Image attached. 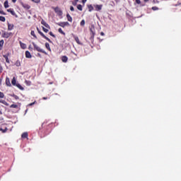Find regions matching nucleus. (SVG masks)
Listing matches in <instances>:
<instances>
[{
    "instance_id": "34",
    "label": "nucleus",
    "mask_w": 181,
    "mask_h": 181,
    "mask_svg": "<svg viewBox=\"0 0 181 181\" xmlns=\"http://www.w3.org/2000/svg\"><path fill=\"white\" fill-rule=\"evenodd\" d=\"M0 103H1V104H4V105H8V103L5 100H0Z\"/></svg>"
},
{
    "instance_id": "49",
    "label": "nucleus",
    "mask_w": 181,
    "mask_h": 181,
    "mask_svg": "<svg viewBox=\"0 0 181 181\" xmlns=\"http://www.w3.org/2000/svg\"><path fill=\"white\" fill-rule=\"evenodd\" d=\"M42 100H47V97H43Z\"/></svg>"
},
{
    "instance_id": "29",
    "label": "nucleus",
    "mask_w": 181,
    "mask_h": 181,
    "mask_svg": "<svg viewBox=\"0 0 181 181\" xmlns=\"http://www.w3.org/2000/svg\"><path fill=\"white\" fill-rule=\"evenodd\" d=\"M4 8H9V4H8V1L4 2Z\"/></svg>"
},
{
    "instance_id": "18",
    "label": "nucleus",
    "mask_w": 181,
    "mask_h": 181,
    "mask_svg": "<svg viewBox=\"0 0 181 181\" xmlns=\"http://www.w3.org/2000/svg\"><path fill=\"white\" fill-rule=\"evenodd\" d=\"M45 47L47 50H49V52H52V49L50 48V45L49 42L45 43Z\"/></svg>"
},
{
    "instance_id": "19",
    "label": "nucleus",
    "mask_w": 181,
    "mask_h": 181,
    "mask_svg": "<svg viewBox=\"0 0 181 181\" xmlns=\"http://www.w3.org/2000/svg\"><path fill=\"white\" fill-rule=\"evenodd\" d=\"M19 43L21 49H26V44L22 42L21 41H20Z\"/></svg>"
},
{
    "instance_id": "4",
    "label": "nucleus",
    "mask_w": 181,
    "mask_h": 181,
    "mask_svg": "<svg viewBox=\"0 0 181 181\" xmlns=\"http://www.w3.org/2000/svg\"><path fill=\"white\" fill-rule=\"evenodd\" d=\"M54 11L55 13H57V15H58V16H63V11L60 9V8L55 7L54 8Z\"/></svg>"
},
{
    "instance_id": "28",
    "label": "nucleus",
    "mask_w": 181,
    "mask_h": 181,
    "mask_svg": "<svg viewBox=\"0 0 181 181\" xmlns=\"http://www.w3.org/2000/svg\"><path fill=\"white\" fill-rule=\"evenodd\" d=\"M11 83L13 86H16V79H15V78L12 79Z\"/></svg>"
},
{
    "instance_id": "42",
    "label": "nucleus",
    "mask_w": 181,
    "mask_h": 181,
    "mask_svg": "<svg viewBox=\"0 0 181 181\" xmlns=\"http://www.w3.org/2000/svg\"><path fill=\"white\" fill-rule=\"evenodd\" d=\"M0 13H1V15H6V13L4 12V11H2V10H0Z\"/></svg>"
},
{
    "instance_id": "31",
    "label": "nucleus",
    "mask_w": 181,
    "mask_h": 181,
    "mask_svg": "<svg viewBox=\"0 0 181 181\" xmlns=\"http://www.w3.org/2000/svg\"><path fill=\"white\" fill-rule=\"evenodd\" d=\"M4 43H5L4 40H0V47H4Z\"/></svg>"
},
{
    "instance_id": "1",
    "label": "nucleus",
    "mask_w": 181,
    "mask_h": 181,
    "mask_svg": "<svg viewBox=\"0 0 181 181\" xmlns=\"http://www.w3.org/2000/svg\"><path fill=\"white\" fill-rule=\"evenodd\" d=\"M33 45L34 47V50H37V52H40V53H43L44 54L47 55V52L46 51L43 50V49L40 48L37 46L35 42H33Z\"/></svg>"
},
{
    "instance_id": "17",
    "label": "nucleus",
    "mask_w": 181,
    "mask_h": 181,
    "mask_svg": "<svg viewBox=\"0 0 181 181\" xmlns=\"http://www.w3.org/2000/svg\"><path fill=\"white\" fill-rule=\"evenodd\" d=\"M3 57L6 59V63H10L9 62V54L3 55Z\"/></svg>"
},
{
    "instance_id": "41",
    "label": "nucleus",
    "mask_w": 181,
    "mask_h": 181,
    "mask_svg": "<svg viewBox=\"0 0 181 181\" xmlns=\"http://www.w3.org/2000/svg\"><path fill=\"white\" fill-rule=\"evenodd\" d=\"M13 98H15V100H19V96L16 95H13Z\"/></svg>"
},
{
    "instance_id": "57",
    "label": "nucleus",
    "mask_w": 181,
    "mask_h": 181,
    "mask_svg": "<svg viewBox=\"0 0 181 181\" xmlns=\"http://www.w3.org/2000/svg\"><path fill=\"white\" fill-rule=\"evenodd\" d=\"M0 74H1V71H0Z\"/></svg>"
},
{
    "instance_id": "35",
    "label": "nucleus",
    "mask_w": 181,
    "mask_h": 181,
    "mask_svg": "<svg viewBox=\"0 0 181 181\" xmlns=\"http://www.w3.org/2000/svg\"><path fill=\"white\" fill-rule=\"evenodd\" d=\"M25 83L27 86H30V84H32V82H30V81H25Z\"/></svg>"
},
{
    "instance_id": "37",
    "label": "nucleus",
    "mask_w": 181,
    "mask_h": 181,
    "mask_svg": "<svg viewBox=\"0 0 181 181\" xmlns=\"http://www.w3.org/2000/svg\"><path fill=\"white\" fill-rule=\"evenodd\" d=\"M0 131H1L3 132V134H5V132H6V131H8V129L6 128V129H0Z\"/></svg>"
},
{
    "instance_id": "52",
    "label": "nucleus",
    "mask_w": 181,
    "mask_h": 181,
    "mask_svg": "<svg viewBox=\"0 0 181 181\" xmlns=\"http://www.w3.org/2000/svg\"><path fill=\"white\" fill-rule=\"evenodd\" d=\"M29 50H32V47H30V46L28 47Z\"/></svg>"
},
{
    "instance_id": "27",
    "label": "nucleus",
    "mask_w": 181,
    "mask_h": 181,
    "mask_svg": "<svg viewBox=\"0 0 181 181\" xmlns=\"http://www.w3.org/2000/svg\"><path fill=\"white\" fill-rule=\"evenodd\" d=\"M77 9H78V11H83V6H81V4H78V5L77 6Z\"/></svg>"
},
{
    "instance_id": "55",
    "label": "nucleus",
    "mask_w": 181,
    "mask_h": 181,
    "mask_svg": "<svg viewBox=\"0 0 181 181\" xmlns=\"http://www.w3.org/2000/svg\"><path fill=\"white\" fill-rule=\"evenodd\" d=\"M74 2L77 3V2H78V0H74Z\"/></svg>"
},
{
    "instance_id": "20",
    "label": "nucleus",
    "mask_w": 181,
    "mask_h": 181,
    "mask_svg": "<svg viewBox=\"0 0 181 181\" xmlns=\"http://www.w3.org/2000/svg\"><path fill=\"white\" fill-rule=\"evenodd\" d=\"M6 85L11 87V81L9 80V78H6Z\"/></svg>"
},
{
    "instance_id": "15",
    "label": "nucleus",
    "mask_w": 181,
    "mask_h": 181,
    "mask_svg": "<svg viewBox=\"0 0 181 181\" xmlns=\"http://www.w3.org/2000/svg\"><path fill=\"white\" fill-rule=\"evenodd\" d=\"M66 18L69 22H73V18L71 17V16H70L69 13L66 14Z\"/></svg>"
},
{
    "instance_id": "14",
    "label": "nucleus",
    "mask_w": 181,
    "mask_h": 181,
    "mask_svg": "<svg viewBox=\"0 0 181 181\" xmlns=\"http://www.w3.org/2000/svg\"><path fill=\"white\" fill-rule=\"evenodd\" d=\"M28 136L29 134H28V132H24L21 135V138H23V139H28Z\"/></svg>"
},
{
    "instance_id": "8",
    "label": "nucleus",
    "mask_w": 181,
    "mask_h": 181,
    "mask_svg": "<svg viewBox=\"0 0 181 181\" xmlns=\"http://www.w3.org/2000/svg\"><path fill=\"white\" fill-rule=\"evenodd\" d=\"M7 12L11 13L13 16H15V18H18V15H16V13H15V11H13V8L7 9Z\"/></svg>"
},
{
    "instance_id": "2",
    "label": "nucleus",
    "mask_w": 181,
    "mask_h": 181,
    "mask_svg": "<svg viewBox=\"0 0 181 181\" xmlns=\"http://www.w3.org/2000/svg\"><path fill=\"white\" fill-rule=\"evenodd\" d=\"M90 39H94V37L95 36V27L94 25H92L90 28Z\"/></svg>"
},
{
    "instance_id": "53",
    "label": "nucleus",
    "mask_w": 181,
    "mask_h": 181,
    "mask_svg": "<svg viewBox=\"0 0 181 181\" xmlns=\"http://www.w3.org/2000/svg\"><path fill=\"white\" fill-rule=\"evenodd\" d=\"M149 0H144V2H148Z\"/></svg>"
},
{
    "instance_id": "22",
    "label": "nucleus",
    "mask_w": 181,
    "mask_h": 181,
    "mask_svg": "<svg viewBox=\"0 0 181 181\" xmlns=\"http://www.w3.org/2000/svg\"><path fill=\"white\" fill-rule=\"evenodd\" d=\"M58 32H59V33H61V35L66 36V33H64V31H63V30L62 28H59Z\"/></svg>"
},
{
    "instance_id": "16",
    "label": "nucleus",
    "mask_w": 181,
    "mask_h": 181,
    "mask_svg": "<svg viewBox=\"0 0 181 181\" xmlns=\"http://www.w3.org/2000/svg\"><path fill=\"white\" fill-rule=\"evenodd\" d=\"M67 60H69V58L66 56L62 57V61L63 63H67Z\"/></svg>"
},
{
    "instance_id": "32",
    "label": "nucleus",
    "mask_w": 181,
    "mask_h": 181,
    "mask_svg": "<svg viewBox=\"0 0 181 181\" xmlns=\"http://www.w3.org/2000/svg\"><path fill=\"white\" fill-rule=\"evenodd\" d=\"M80 25H81V26H84V25H86V21L82 20V21H81Z\"/></svg>"
},
{
    "instance_id": "30",
    "label": "nucleus",
    "mask_w": 181,
    "mask_h": 181,
    "mask_svg": "<svg viewBox=\"0 0 181 181\" xmlns=\"http://www.w3.org/2000/svg\"><path fill=\"white\" fill-rule=\"evenodd\" d=\"M0 21L1 22H5V21H6V18H5L4 16H0Z\"/></svg>"
},
{
    "instance_id": "46",
    "label": "nucleus",
    "mask_w": 181,
    "mask_h": 181,
    "mask_svg": "<svg viewBox=\"0 0 181 181\" xmlns=\"http://www.w3.org/2000/svg\"><path fill=\"white\" fill-rule=\"evenodd\" d=\"M37 57L42 58V54H40V53H37Z\"/></svg>"
},
{
    "instance_id": "23",
    "label": "nucleus",
    "mask_w": 181,
    "mask_h": 181,
    "mask_svg": "<svg viewBox=\"0 0 181 181\" xmlns=\"http://www.w3.org/2000/svg\"><path fill=\"white\" fill-rule=\"evenodd\" d=\"M10 108H15L16 110H18L19 109V106H18V105L12 104L10 105Z\"/></svg>"
},
{
    "instance_id": "50",
    "label": "nucleus",
    "mask_w": 181,
    "mask_h": 181,
    "mask_svg": "<svg viewBox=\"0 0 181 181\" xmlns=\"http://www.w3.org/2000/svg\"><path fill=\"white\" fill-rule=\"evenodd\" d=\"M35 104V102L30 103L29 105H33Z\"/></svg>"
},
{
    "instance_id": "7",
    "label": "nucleus",
    "mask_w": 181,
    "mask_h": 181,
    "mask_svg": "<svg viewBox=\"0 0 181 181\" xmlns=\"http://www.w3.org/2000/svg\"><path fill=\"white\" fill-rule=\"evenodd\" d=\"M21 5L25 9L26 11L29 10L30 6L28 4H24L23 2H21Z\"/></svg>"
},
{
    "instance_id": "33",
    "label": "nucleus",
    "mask_w": 181,
    "mask_h": 181,
    "mask_svg": "<svg viewBox=\"0 0 181 181\" xmlns=\"http://www.w3.org/2000/svg\"><path fill=\"white\" fill-rule=\"evenodd\" d=\"M5 98V94L4 93L0 91V98Z\"/></svg>"
},
{
    "instance_id": "36",
    "label": "nucleus",
    "mask_w": 181,
    "mask_h": 181,
    "mask_svg": "<svg viewBox=\"0 0 181 181\" xmlns=\"http://www.w3.org/2000/svg\"><path fill=\"white\" fill-rule=\"evenodd\" d=\"M42 30L43 32H45V33H47V32H49V30L45 28V27H42Z\"/></svg>"
},
{
    "instance_id": "43",
    "label": "nucleus",
    "mask_w": 181,
    "mask_h": 181,
    "mask_svg": "<svg viewBox=\"0 0 181 181\" xmlns=\"http://www.w3.org/2000/svg\"><path fill=\"white\" fill-rule=\"evenodd\" d=\"M70 11H71V12H74V7H73V6H70Z\"/></svg>"
},
{
    "instance_id": "21",
    "label": "nucleus",
    "mask_w": 181,
    "mask_h": 181,
    "mask_svg": "<svg viewBox=\"0 0 181 181\" xmlns=\"http://www.w3.org/2000/svg\"><path fill=\"white\" fill-rule=\"evenodd\" d=\"M13 24H8V30H13Z\"/></svg>"
},
{
    "instance_id": "38",
    "label": "nucleus",
    "mask_w": 181,
    "mask_h": 181,
    "mask_svg": "<svg viewBox=\"0 0 181 181\" xmlns=\"http://www.w3.org/2000/svg\"><path fill=\"white\" fill-rule=\"evenodd\" d=\"M33 2H34L35 4H40V0H31Z\"/></svg>"
},
{
    "instance_id": "10",
    "label": "nucleus",
    "mask_w": 181,
    "mask_h": 181,
    "mask_svg": "<svg viewBox=\"0 0 181 181\" xmlns=\"http://www.w3.org/2000/svg\"><path fill=\"white\" fill-rule=\"evenodd\" d=\"M94 6H95V11H101V9H103L102 4H100V5L96 4Z\"/></svg>"
},
{
    "instance_id": "13",
    "label": "nucleus",
    "mask_w": 181,
    "mask_h": 181,
    "mask_svg": "<svg viewBox=\"0 0 181 181\" xmlns=\"http://www.w3.org/2000/svg\"><path fill=\"white\" fill-rule=\"evenodd\" d=\"M74 39L78 45H81V42H80V40L78 39V36L74 35Z\"/></svg>"
},
{
    "instance_id": "40",
    "label": "nucleus",
    "mask_w": 181,
    "mask_h": 181,
    "mask_svg": "<svg viewBox=\"0 0 181 181\" xmlns=\"http://www.w3.org/2000/svg\"><path fill=\"white\" fill-rule=\"evenodd\" d=\"M49 35L50 36H52V37H56V35H54V34H53L52 32H49Z\"/></svg>"
},
{
    "instance_id": "44",
    "label": "nucleus",
    "mask_w": 181,
    "mask_h": 181,
    "mask_svg": "<svg viewBox=\"0 0 181 181\" xmlns=\"http://www.w3.org/2000/svg\"><path fill=\"white\" fill-rule=\"evenodd\" d=\"M136 3L138 5H141V0H136Z\"/></svg>"
},
{
    "instance_id": "11",
    "label": "nucleus",
    "mask_w": 181,
    "mask_h": 181,
    "mask_svg": "<svg viewBox=\"0 0 181 181\" xmlns=\"http://www.w3.org/2000/svg\"><path fill=\"white\" fill-rule=\"evenodd\" d=\"M87 7L88 8V12H93L94 11V7L91 4H88Z\"/></svg>"
},
{
    "instance_id": "9",
    "label": "nucleus",
    "mask_w": 181,
    "mask_h": 181,
    "mask_svg": "<svg viewBox=\"0 0 181 181\" xmlns=\"http://www.w3.org/2000/svg\"><path fill=\"white\" fill-rule=\"evenodd\" d=\"M41 25H43V26H45L47 29H50V25H49V24H47L46 21H45V20L41 21Z\"/></svg>"
},
{
    "instance_id": "24",
    "label": "nucleus",
    "mask_w": 181,
    "mask_h": 181,
    "mask_svg": "<svg viewBox=\"0 0 181 181\" xmlns=\"http://www.w3.org/2000/svg\"><path fill=\"white\" fill-rule=\"evenodd\" d=\"M15 66H16V67H21V61L17 60L15 63Z\"/></svg>"
},
{
    "instance_id": "54",
    "label": "nucleus",
    "mask_w": 181,
    "mask_h": 181,
    "mask_svg": "<svg viewBox=\"0 0 181 181\" xmlns=\"http://www.w3.org/2000/svg\"><path fill=\"white\" fill-rule=\"evenodd\" d=\"M115 2H119V0H115Z\"/></svg>"
},
{
    "instance_id": "45",
    "label": "nucleus",
    "mask_w": 181,
    "mask_h": 181,
    "mask_svg": "<svg viewBox=\"0 0 181 181\" xmlns=\"http://www.w3.org/2000/svg\"><path fill=\"white\" fill-rule=\"evenodd\" d=\"M72 5H74V6H76V5H77V2L76 1L72 2Z\"/></svg>"
},
{
    "instance_id": "25",
    "label": "nucleus",
    "mask_w": 181,
    "mask_h": 181,
    "mask_svg": "<svg viewBox=\"0 0 181 181\" xmlns=\"http://www.w3.org/2000/svg\"><path fill=\"white\" fill-rule=\"evenodd\" d=\"M16 86V87H18V88H19V90H25V88H23V87L19 83H17Z\"/></svg>"
},
{
    "instance_id": "12",
    "label": "nucleus",
    "mask_w": 181,
    "mask_h": 181,
    "mask_svg": "<svg viewBox=\"0 0 181 181\" xmlns=\"http://www.w3.org/2000/svg\"><path fill=\"white\" fill-rule=\"evenodd\" d=\"M25 57L26 59H32V54L29 51L25 52Z\"/></svg>"
},
{
    "instance_id": "5",
    "label": "nucleus",
    "mask_w": 181,
    "mask_h": 181,
    "mask_svg": "<svg viewBox=\"0 0 181 181\" xmlns=\"http://www.w3.org/2000/svg\"><path fill=\"white\" fill-rule=\"evenodd\" d=\"M57 25L58 26H61V28H66V26H70V23H69V22L67 21L57 23Z\"/></svg>"
},
{
    "instance_id": "39",
    "label": "nucleus",
    "mask_w": 181,
    "mask_h": 181,
    "mask_svg": "<svg viewBox=\"0 0 181 181\" xmlns=\"http://www.w3.org/2000/svg\"><path fill=\"white\" fill-rule=\"evenodd\" d=\"M152 11H158L159 9V8L156 7V6H153L151 8Z\"/></svg>"
},
{
    "instance_id": "26",
    "label": "nucleus",
    "mask_w": 181,
    "mask_h": 181,
    "mask_svg": "<svg viewBox=\"0 0 181 181\" xmlns=\"http://www.w3.org/2000/svg\"><path fill=\"white\" fill-rule=\"evenodd\" d=\"M30 35H31V36H33V37H35V39H37V37L36 36V34L35 33V32L33 30L31 31Z\"/></svg>"
},
{
    "instance_id": "56",
    "label": "nucleus",
    "mask_w": 181,
    "mask_h": 181,
    "mask_svg": "<svg viewBox=\"0 0 181 181\" xmlns=\"http://www.w3.org/2000/svg\"><path fill=\"white\" fill-rule=\"evenodd\" d=\"M0 115H2V111L0 110Z\"/></svg>"
},
{
    "instance_id": "6",
    "label": "nucleus",
    "mask_w": 181,
    "mask_h": 181,
    "mask_svg": "<svg viewBox=\"0 0 181 181\" xmlns=\"http://www.w3.org/2000/svg\"><path fill=\"white\" fill-rule=\"evenodd\" d=\"M10 36H12V33H8V32H6V31H3V33L1 35L2 37L8 39V37H9Z\"/></svg>"
},
{
    "instance_id": "51",
    "label": "nucleus",
    "mask_w": 181,
    "mask_h": 181,
    "mask_svg": "<svg viewBox=\"0 0 181 181\" xmlns=\"http://www.w3.org/2000/svg\"><path fill=\"white\" fill-rule=\"evenodd\" d=\"M12 2L15 4V2H16V0H12Z\"/></svg>"
},
{
    "instance_id": "58",
    "label": "nucleus",
    "mask_w": 181,
    "mask_h": 181,
    "mask_svg": "<svg viewBox=\"0 0 181 181\" xmlns=\"http://www.w3.org/2000/svg\"><path fill=\"white\" fill-rule=\"evenodd\" d=\"M0 35H1V32H0Z\"/></svg>"
},
{
    "instance_id": "3",
    "label": "nucleus",
    "mask_w": 181,
    "mask_h": 181,
    "mask_svg": "<svg viewBox=\"0 0 181 181\" xmlns=\"http://www.w3.org/2000/svg\"><path fill=\"white\" fill-rule=\"evenodd\" d=\"M37 30L39 33V35H40V36H42V37H43L44 39H45L46 40H47V42H49V43H52V40L47 37L46 35H45L42 31H40V30H39V28H37Z\"/></svg>"
},
{
    "instance_id": "48",
    "label": "nucleus",
    "mask_w": 181,
    "mask_h": 181,
    "mask_svg": "<svg viewBox=\"0 0 181 181\" xmlns=\"http://www.w3.org/2000/svg\"><path fill=\"white\" fill-rule=\"evenodd\" d=\"M105 34L104 33V32H101V33H100V35H101V36H105Z\"/></svg>"
},
{
    "instance_id": "47",
    "label": "nucleus",
    "mask_w": 181,
    "mask_h": 181,
    "mask_svg": "<svg viewBox=\"0 0 181 181\" xmlns=\"http://www.w3.org/2000/svg\"><path fill=\"white\" fill-rule=\"evenodd\" d=\"M86 2H87V0H82V4H83V5L86 4Z\"/></svg>"
}]
</instances>
